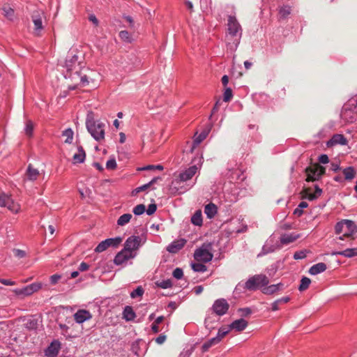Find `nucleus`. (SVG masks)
I'll return each instance as SVG.
<instances>
[{
  "mask_svg": "<svg viewBox=\"0 0 357 357\" xmlns=\"http://www.w3.org/2000/svg\"><path fill=\"white\" fill-rule=\"evenodd\" d=\"M227 30L228 33L226 36L227 46L231 52H234L240 43L242 36L241 26L234 16H229Z\"/></svg>",
  "mask_w": 357,
  "mask_h": 357,
  "instance_id": "f257e3e1",
  "label": "nucleus"
},
{
  "mask_svg": "<svg viewBox=\"0 0 357 357\" xmlns=\"http://www.w3.org/2000/svg\"><path fill=\"white\" fill-rule=\"evenodd\" d=\"M269 280L268 277L264 274H257L248 279L245 282H239L236 288V291H255L259 289L264 288L268 285Z\"/></svg>",
  "mask_w": 357,
  "mask_h": 357,
  "instance_id": "f03ea898",
  "label": "nucleus"
},
{
  "mask_svg": "<svg viewBox=\"0 0 357 357\" xmlns=\"http://www.w3.org/2000/svg\"><path fill=\"white\" fill-rule=\"evenodd\" d=\"M64 77L70 79L73 84V86H68L70 90H75L78 86H86L91 81L95 80L91 75L83 74L81 70H77V68H66Z\"/></svg>",
  "mask_w": 357,
  "mask_h": 357,
  "instance_id": "7ed1b4c3",
  "label": "nucleus"
},
{
  "mask_svg": "<svg viewBox=\"0 0 357 357\" xmlns=\"http://www.w3.org/2000/svg\"><path fill=\"white\" fill-rule=\"evenodd\" d=\"M86 126L87 130L95 140L100 142L104 139L105 127L104 123L96 121L91 116L88 115Z\"/></svg>",
  "mask_w": 357,
  "mask_h": 357,
  "instance_id": "20e7f679",
  "label": "nucleus"
},
{
  "mask_svg": "<svg viewBox=\"0 0 357 357\" xmlns=\"http://www.w3.org/2000/svg\"><path fill=\"white\" fill-rule=\"evenodd\" d=\"M356 231V225L350 220H342L337 222L335 226V232L336 234L344 232L343 235L339 237L340 240H344L346 237H350Z\"/></svg>",
  "mask_w": 357,
  "mask_h": 357,
  "instance_id": "39448f33",
  "label": "nucleus"
},
{
  "mask_svg": "<svg viewBox=\"0 0 357 357\" xmlns=\"http://www.w3.org/2000/svg\"><path fill=\"white\" fill-rule=\"evenodd\" d=\"M46 19L45 13L41 10H36L31 15V20L34 25V34L40 36L41 31L44 29L43 22Z\"/></svg>",
  "mask_w": 357,
  "mask_h": 357,
  "instance_id": "423d86ee",
  "label": "nucleus"
},
{
  "mask_svg": "<svg viewBox=\"0 0 357 357\" xmlns=\"http://www.w3.org/2000/svg\"><path fill=\"white\" fill-rule=\"evenodd\" d=\"M325 172V167L318 164L312 167H308L305 169V173L307 175L306 181L310 182L319 181Z\"/></svg>",
  "mask_w": 357,
  "mask_h": 357,
  "instance_id": "0eeeda50",
  "label": "nucleus"
},
{
  "mask_svg": "<svg viewBox=\"0 0 357 357\" xmlns=\"http://www.w3.org/2000/svg\"><path fill=\"white\" fill-rule=\"evenodd\" d=\"M123 238L116 236L115 238H107L101 241L95 248V252L98 253L105 251L109 248H116L121 243Z\"/></svg>",
  "mask_w": 357,
  "mask_h": 357,
  "instance_id": "6e6552de",
  "label": "nucleus"
},
{
  "mask_svg": "<svg viewBox=\"0 0 357 357\" xmlns=\"http://www.w3.org/2000/svg\"><path fill=\"white\" fill-rule=\"evenodd\" d=\"M213 257V254L207 248L204 247V245L196 249L194 252V258L197 261L208 263L212 260Z\"/></svg>",
  "mask_w": 357,
  "mask_h": 357,
  "instance_id": "1a4fd4ad",
  "label": "nucleus"
},
{
  "mask_svg": "<svg viewBox=\"0 0 357 357\" xmlns=\"http://www.w3.org/2000/svg\"><path fill=\"white\" fill-rule=\"evenodd\" d=\"M142 238L139 236H131L128 237L124 243V250L129 252L134 253V251L141 246Z\"/></svg>",
  "mask_w": 357,
  "mask_h": 357,
  "instance_id": "9d476101",
  "label": "nucleus"
},
{
  "mask_svg": "<svg viewBox=\"0 0 357 357\" xmlns=\"http://www.w3.org/2000/svg\"><path fill=\"white\" fill-rule=\"evenodd\" d=\"M229 307V305L225 299L219 298L214 302L212 310L217 315L222 316L227 312Z\"/></svg>",
  "mask_w": 357,
  "mask_h": 357,
  "instance_id": "9b49d317",
  "label": "nucleus"
},
{
  "mask_svg": "<svg viewBox=\"0 0 357 357\" xmlns=\"http://www.w3.org/2000/svg\"><path fill=\"white\" fill-rule=\"evenodd\" d=\"M136 254L132 252H129L123 249L119 252L116 254L114 259V263L116 265H121L128 261L130 259H132L135 257Z\"/></svg>",
  "mask_w": 357,
  "mask_h": 357,
  "instance_id": "f8f14e48",
  "label": "nucleus"
},
{
  "mask_svg": "<svg viewBox=\"0 0 357 357\" xmlns=\"http://www.w3.org/2000/svg\"><path fill=\"white\" fill-rule=\"evenodd\" d=\"M61 349V343L59 340H53L45 350V355L47 357H56Z\"/></svg>",
  "mask_w": 357,
  "mask_h": 357,
  "instance_id": "ddd939ff",
  "label": "nucleus"
},
{
  "mask_svg": "<svg viewBox=\"0 0 357 357\" xmlns=\"http://www.w3.org/2000/svg\"><path fill=\"white\" fill-rule=\"evenodd\" d=\"M79 58L80 56L75 52V50H70L66 59L65 67L79 66L82 63V61L79 60Z\"/></svg>",
  "mask_w": 357,
  "mask_h": 357,
  "instance_id": "4468645a",
  "label": "nucleus"
},
{
  "mask_svg": "<svg viewBox=\"0 0 357 357\" xmlns=\"http://www.w3.org/2000/svg\"><path fill=\"white\" fill-rule=\"evenodd\" d=\"M75 321L77 324H82L92 318L89 311L86 310H79L73 315Z\"/></svg>",
  "mask_w": 357,
  "mask_h": 357,
  "instance_id": "2eb2a0df",
  "label": "nucleus"
},
{
  "mask_svg": "<svg viewBox=\"0 0 357 357\" xmlns=\"http://www.w3.org/2000/svg\"><path fill=\"white\" fill-rule=\"evenodd\" d=\"M186 240L184 238H180L172 242L167 248V250L169 253H177L181 250L185 245Z\"/></svg>",
  "mask_w": 357,
  "mask_h": 357,
  "instance_id": "dca6fc26",
  "label": "nucleus"
},
{
  "mask_svg": "<svg viewBox=\"0 0 357 357\" xmlns=\"http://www.w3.org/2000/svg\"><path fill=\"white\" fill-rule=\"evenodd\" d=\"M347 142V138L343 135L335 134L327 142V146L331 147L337 144L346 145Z\"/></svg>",
  "mask_w": 357,
  "mask_h": 357,
  "instance_id": "f3484780",
  "label": "nucleus"
},
{
  "mask_svg": "<svg viewBox=\"0 0 357 357\" xmlns=\"http://www.w3.org/2000/svg\"><path fill=\"white\" fill-rule=\"evenodd\" d=\"M197 171V166L192 165L185 169L184 172L180 173L178 178L181 181H187L192 178V177L196 174Z\"/></svg>",
  "mask_w": 357,
  "mask_h": 357,
  "instance_id": "a211bd4d",
  "label": "nucleus"
},
{
  "mask_svg": "<svg viewBox=\"0 0 357 357\" xmlns=\"http://www.w3.org/2000/svg\"><path fill=\"white\" fill-rule=\"evenodd\" d=\"M208 132L209 130H204L199 135H197V133L195 135L194 140L191 144L190 152H193L196 146H197L201 142H202L206 138Z\"/></svg>",
  "mask_w": 357,
  "mask_h": 357,
  "instance_id": "6ab92c4d",
  "label": "nucleus"
},
{
  "mask_svg": "<svg viewBox=\"0 0 357 357\" xmlns=\"http://www.w3.org/2000/svg\"><path fill=\"white\" fill-rule=\"evenodd\" d=\"M340 116L346 123H352L356 120L353 110L346 107H343L342 109Z\"/></svg>",
  "mask_w": 357,
  "mask_h": 357,
  "instance_id": "aec40b11",
  "label": "nucleus"
},
{
  "mask_svg": "<svg viewBox=\"0 0 357 357\" xmlns=\"http://www.w3.org/2000/svg\"><path fill=\"white\" fill-rule=\"evenodd\" d=\"M300 234L296 233L284 234L280 236V243L283 245H287L294 242L296 240L300 238Z\"/></svg>",
  "mask_w": 357,
  "mask_h": 357,
  "instance_id": "412c9836",
  "label": "nucleus"
},
{
  "mask_svg": "<svg viewBox=\"0 0 357 357\" xmlns=\"http://www.w3.org/2000/svg\"><path fill=\"white\" fill-rule=\"evenodd\" d=\"M248 321L243 319H239L234 321L230 325L229 328L234 329L236 331H242L248 326Z\"/></svg>",
  "mask_w": 357,
  "mask_h": 357,
  "instance_id": "4be33fe9",
  "label": "nucleus"
},
{
  "mask_svg": "<svg viewBox=\"0 0 357 357\" xmlns=\"http://www.w3.org/2000/svg\"><path fill=\"white\" fill-rule=\"evenodd\" d=\"M332 255H341L344 257L351 258L357 256V248H347L342 251L333 252Z\"/></svg>",
  "mask_w": 357,
  "mask_h": 357,
  "instance_id": "5701e85b",
  "label": "nucleus"
},
{
  "mask_svg": "<svg viewBox=\"0 0 357 357\" xmlns=\"http://www.w3.org/2000/svg\"><path fill=\"white\" fill-rule=\"evenodd\" d=\"M327 268L326 264L323 262L317 263L312 266L309 270V273L313 275L323 273Z\"/></svg>",
  "mask_w": 357,
  "mask_h": 357,
  "instance_id": "b1692460",
  "label": "nucleus"
},
{
  "mask_svg": "<svg viewBox=\"0 0 357 357\" xmlns=\"http://www.w3.org/2000/svg\"><path fill=\"white\" fill-rule=\"evenodd\" d=\"M74 163H82L86 158V153L82 146H77V153L73 155Z\"/></svg>",
  "mask_w": 357,
  "mask_h": 357,
  "instance_id": "393cba45",
  "label": "nucleus"
},
{
  "mask_svg": "<svg viewBox=\"0 0 357 357\" xmlns=\"http://www.w3.org/2000/svg\"><path fill=\"white\" fill-rule=\"evenodd\" d=\"M218 212V208L215 204L209 203L204 207V213L208 218H213Z\"/></svg>",
  "mask_w": 357,
  "mask_h": 357,
  "instance_id": "a878e982",
  "label": "nucleus"
},
{
  "mask_svg": "<svg viewBox=\"0 0 357 357\" xmlns=\"http://www.w3.org/2000/svg\"><path fill=\"white\" fill-rule=\"evenodd\" d=\"M282 286L283 284L282 283H278L277 284H271L269 286L266 285L264 287V288L262 289V292L264 294L271 295L278 291L280 289V287Z\"/></svg>",
  "mask_w": 357,
  "mask_h": 357,
  "instance_id": "bb28decb",
  "label": "nucleus"
},
{
  "mask_svg": "<svg viewBox=\"0 0 357 357\" xmlns=\"http://www.w3.org/2000/svg\"><path fill=\"white\" fill-rule=\"evenodd\" d=\"M136 317L135 312L130 306H126L123 312V318L126 321H132Z\"/></svg>",
  "mask_w": 357,
  "mask_h": 357,
  "instance_id": "cd10ccee",
  "label": "nucleus"
},
{
  "mask_svg": "<svg viewBox=\"0 0 357 357\" xmlns=\"http://www.w3.org/2000/svg\"><path fill=\"white\" fill-rule=\"evenodd\" d=\"M220 342L219 337H214L205 342L202 347V351H207L212 346L218 344Z\"/></svg>",
  "mask_w": 357,
  "mask_h": 357,
  "instance_id": "c85d7f7f",
  "label": "nucleus"
},
{
  "mask_svg": "<svg viewBox=\"0 0 357 357\" xmlns=\"http://www.w3.org/2000/svg\"><path fill=\"white\" fill-rule=\"evenodd\" d=\"M39 175V172L37 169H34L31 165L28 166L26 170V176L29 180L35 181Z\"/></svg>",
  "mask_w": 357,
  "mask_h": 357,
  "instance_id": "c756f323",
  "label": "nucleus"
},
{
  "mask_svg": "<svg viewBox=\"0 0 357 357\" xmlns=\"http://www.w3.org/2000/svg\"><path fill=\"white\" fill-rule=\"evenodd\" d=\"M5 207H7L10 211L15 213H17L20 211V205L18 203L15 202L11 197H10Z\"/></svg>",
  "mask_w": 357,
  "mask_h": 357,
  "instance_id": "7c9ffc66",
  "label": "nucleus"
},
{
  "mask_svg": "<svg viewBox=\"0 0 357 357\" xmlns=\"http://www.w3.org/2000/svg\"><path fill=\"white\" fill-rule=\"evenodd\" d=\"M191 222L196 226H201L202 225V214L200 210L195 211L191 218Z\"/></svg>",
  "mask_w": 357,
  "mask_h": 357,
  "instance_id": "2f4dec72",
  "label": "nucleus"
},
{
  "mask_svg": "<svg viewBox=\"0 0 357 357\" xmlns=\"http://www.w3.org/2000/svg\"><path fill=\"white\" fill-rule=\"evenodd\" d=\"M342 172L346 180H352L356 176V172L353 167L344 169Z\"/></svg>",
  "mask_w": 357,
  "mask_h": 357,
  "instance_id": "473e14b6",
  "label": "nucleus"
},
{
  "mask_svg": "<svg viewBox=\"0 0 357 357\" xmlns=\"http://www.w3.org/2000/svg\"><path fill=\"white\" fill-rule=\"evenodd\" d=\"M132 217V215L130 213H125L121 215L117 220V225L119 226H124L130 222Z\"/></svg>",
  "mask_w": 357,
  "mask_h": 357,
  "instance_id": "72a5a7b5",
  "label": "nucleus"
},
{
  "mask_svg": "<svg viewBox=\"0 0 357 357\" xmlns=\"http://www.w3.org/2000/svg\"><path fill=\"white\" fill-rule=\"evenodd\" d=\"M16 296H28L31 295L29 286H26L22 289H15L13 290Z\"/></svg>",
  "mask_w": 357,
  "mask_h": 357,
  "instance_id": "f704fd0d",
  "label": "nucleus"
},
{
  "mask_svg": "<svg viewBox=\"0 0 357 357\" xmlns=\"http://www.w3.org/2000/svg\"><path fill=\"white\" fill-rule=\"evenodd\" d=\"M74 132L71 128H67L62 132V136L66 137L65 143L71 144L73 139Z\"/></svg>",
  "mask_w": 357,
  "mask_h": 357,
  "instance_id": "c9c22d12",
  "label": "nucleus"
},
{
  "mask_svg": "<svg viewBox=\"0 0 357 357\" xmlns=\"http://www.w3.org/2000/svg\"><path fill=\"white\" fill-rule=\"evenodd\" d=\"M119 36L121 40L125 43H131L133 40L131 35L127 31H121Z\"/></svg>",
  "mask_w": 357,
  "mask_h": 357,
  "instance_id": "e433bc0d",
  "label": "nucleus"
},
{
  "mask_svg": "<svg viewBox=\"0 0 357 357\" xmlns=\"http://www.w3.org/2000/svg\"><path fill=\"white\" fill-rule=\"evenodd\" d=\"M310 283H311V280L310 278H308L307 277H303L301 280V284L298 287V290L300 291H303L306 290L307 289H308Z\"/></svg>",
  "mask_w": 357,
  "mask_h": 357,
  "instance_id": "4c0bfd02",
  "label": "nucleus"
},
{
  "mask_svg": "<svg viewBox=\"0 0 357 357\" xmlns=\"http://www.w3.org/2000/svg\"><path fill=\"white\" fill-rule=\"evenodd\" d=\"M158 179V178H153L150 182H149L148 183H146L140 187H138L133 192H132V195H135V193H138L139 192H142V191H144L146 189H148L151 185H153V183H155L157 180Z\"/></svg>",
  "mask_w": 357,
  "mask_h": 357,
  "instance_id": "58836bf2",
  "label": "nucleus"
},
{
  "mask_svg": "<svg viewBox=\"0 0 357 357\" xmlns=\"http://www.w3.org/2000/svg\"><path fill=\"white\" fill-rule=\"evenodd\" d=\"M33 128V123L31 120H27L25 124L24 132L28 137H32Z\"/></svg>",
  "mask_w": 357,
  "mask_h": 357,
  "instance_id": "ea45409f",
  "label": "nucleus"
},
{
  "mask_svg": "<svg viewBox=\"0 0 357 357\" xmlns=\"http://www.w3.org/2000/svg\"><path fill=\"white\" fill-rule=\"evenodd\" d=\"M307 206L308 204L306 202H301L298 204V207L294 209V214L298 217H301L303 213V209L307 208Z\"/></svg>",
  "mask_w": 357,
  "mask_h": 357,
  "instance_id": "a19ab883",
  "label": "nucleus"
},
{
  "mask_svg": "<svg viewBox=\"0 0 357 357\" xmlns=\"http://www.w3.org/2000/svg\"><path fill=\"white\" fill-rule=\"evenodd\" d=\"M276 250V247L273 245H269L268 243H266L262 248L261 252L258 255V256H261L266 255L270 252H273Z\"/></svg>",
  "mask_w": 357,
  "mask_h": 357,
  "instance_id": "79ce46f5",
  "label": "nucleus"
},
{
  "mask_svg": "<svg viewBox=\"0 0 357 357\" xmlns=\"http://www.w3.org/2000/svg\"><path fill=\"white\" fill-rule=\"evenodd\" d=\"M291 9L289 6H283L279 9L280 17L287 18L291 13Z\"/></svg>",
  "mask_w": 357,
  "mask_h": 357,
  "instance_id": "37998d69",
  "label": "nucleus"
},
{
  "mask_svg": "<svg viewBox=\"0 0 357 357\" xmlns=\"http://www.w3.org/2000/svg\"><path fill=\"white\" fill-rule=\"evenodd\" d=\"M192 269L195 272L204 273L206 271L207 267L201 263H193L192 264Z\"/></svg>",
  "mask_w": 357,
  "mask_h": 357,
  "instance_id": "c03bdc74",
  "label": "nucleus"
},
{
  "mask_svg": "<svg viewBox=\"0 0 357 357\" xmlns=\"http://www.w3.org/2000/svg\"><path fill=\"white\" fill-rule=\"evenodd\" d=\"M144 293V289L141 286H139L130 293V297L132 298H135L137 297H141L143 296Z\"/></svg>",
  "mask_w": 357,
  "mask_h": 357,
  "instance_id": "a18cd8bd",
  "label": "nucleus"
},
{
  "mask_svg": "<svg viewBox=\"0 0 357 357\" xmlns=\"http://www.w3.org/2000/svg\"><path fill=\"white\" fill-rule=\"evenodd\" d=\"M156 285L162 289H168L172 287V282L170 280H164L157 282Z\"/></svg>",
  "mask_w": 357,
  "mask_h": 357,
  "instance_id": "49530a36",
  "label": "nucleus"
},
{
  "mask_svg": "<svg viewBox=\"0 0 357 357\" xmlns=\"http://www.w3.org/2000/svg\"><path fill=\"white\" fill-rule=\"evenodd\" d=\"M146 211V207L144 204H138L133 208V213L136 215H142Z\"/></svg>",
  "mask_w": 357,
  "mask_h": 357,
  "instance_id": "de8ad7c7",
  "label": "nucleus"
},
{
  "mask_svg": "<svg viewBox=\"0 0 357 357\" xmlns=\"http://www.w3.org/2000/svg\"><path fill=\"white\" fill-rule=\"evenodd\" d=\"M230 330H231V328H226L222 327L218 330L216 337H219L220 340L221 341L222 339L229 333Z\"/></svg>",
  "mask_w": 357,
  "mask_h": 357,
  "instance_id": "09e8293b",
  "label": "nucleus"
},
{
  "mask_svg": "<svg viewBox=\"0 0 357 357\" xmlns=\"http://www.w3.org/2000/svg\"><path fill=\"white\" fill-rule=\"evenodd\" d=\"M233 97L232 90L230 88H227L223 94V100L225 102H229Z\"/></svg>",
  "mask_w": 357,
  "mask_h": 357,
  "instance_id": "8fccbe9b",
  "label": "nucleus"
},
{
  "mask_svg": "<svg viewBox=\"0 0 357 357\" xmlns=\"http://www.w3.org/2000/svg\"><path fill=\"white\" fill-rule=\"evenodd\" d=\"M117 167V164L116 162V160L114 158H111L109 160H107L106 162V168L107 169H115Z\"/></svg>",
  "mask_w": 357,
  "mask_h": 357,
  "instance_id": "3c124183",
  "label": "nucleus"
},
{
  "mask_svg": "<svg viewBox=\"0 0 357 357\" xmlns=\"http://www.w3.org/2000/svg\"><path fill=\"white\" fill-rule=\"evenodd\" d=\"M28 286H29L30 291H31V293L32 294L34 292H36L37 291H38L39 289H41L42 284L39 283V282H35V283H32V284H29Z\"/></svg>",
  "mask_w": 357,
  "mask_h": 357,
  "instance_id": "603ef678",
  "label": "nucleus"
},
{
  "mask_svg": "<svg viewBox=\"0 0 357 357\" xmlns=\"http://www.w3.org/2000/svg\"><path fill=\"white\" fill-rule=\"evenodd\" d=\"M172 275H173L174 278H175L176 279L180 280L183 276V271L182 268H176L174 270Z\"/></svg>",
  "mask_w": 357,
  "mask_h": 357,
  "instance_id": "864d4df0",
  "label": "nucleus"
},
{
  "mask_svg": "<svg viewBox=\"0 0 357 357\" xmlns=\"http://www.w3.org/2000/svg\"><path fill=\"white\" fill-rule=\"evenodd\" d=\"M10 196L0 193V206H6Z\"/></svg>",
  "mask_w": 357,
  "mask_h": 357,
  "instance_id": "5fc2aeb1",
  "label": "nucleus"
},
{
  "mask_svg": "<svg viewBox=\"0 0 357 357\" xmlns=\"http://www.w3.org/2000/svg\"><path fill=\"white\" fill-rule=\"evenodd\" d=\"M306 257V252L304 250L297 251L294 254V259H303Z\"/></svg>",
  "mask_w": 357,
  "mask_h": 357,
  "instance_id": "6e6d98bb",
  "label": "nucleus"
},
{
  "mask_svg": "<svg viewBox=\"0 0 357 357\" xmlns=\"http://www.w3.org/2000/svg\"><path fill=\"white\" fill-rule=\"evenodd\" d=\"M305 192V197L307 198L309 200H314L317 199V195H315L314 194H312L310 192V188H306L304 190Z\"/></svg>",
  "mask_w": 357,
  "mask_h": 357,
  "instance_id": "4d7b16f0",
  "label": "nucleus"
},
{
  "mask_svg": "<svg viewBox=\"0 0 357 357\" xmlns=\"http://www.w3.org/2000/svg\"><path fill=\"white\" fill-rule=\"evenodd\" d=\"M157 210V206L155 204H151L149 205L146 211L147 215H151L153 214Z\"/></svg>",
  "mask_w": 357,
  "mask_h": 357,
  "instance_id": "13d9d810",
  "label": "nucleus"
},
{
  "mask_svg": "<svg viewBox=\"0 0 357 357\" xmlns=\"http://www.w3.org/2000/svg\"><path fill=\"white\" fill-rule=\"evenodd\" d=\"M13 253L14 255L19 259L23 258L26 256V252L24 250L20 249H14Z\"/></svg>",
  "mask_w": 357,
  "mask_h": 357,
  "instance_id": "bf43d9fd",
  "label": "nucleus"
},
{
  "mask_svg": "<svg viewBox=\"0 0 357 357\" xmlns=\"http://www.w3.org/2000/svg\"><path fill=\"white\" fill-rule=\"evenodd\" d=\"M238 312L241 313L243 317H247L252 313V310L249 307L240 308Z\"/></svg>",
  "mask_w": 357,
  "mask_h": 357,
  "instance_id": "052dcab7",
  "label": "nucleus"
},
{
  "mask_svg": "<svg viewBox=\"0 0 357 357\" xmlns=\"http://www.w3.org/2000/svg\"><path fill=\"white\" fill-rule=\"evenodd\" d=\"M318 160L320 163L327 164L329 162V158L326 154H321L319 156Z\"/></svg>",
  "mask_w": 357,
  "mask_h": 357,
  "instance_id": "680f3d73",
  "label": "nucleus"
},
{
  "mask_svg": "<svg viewBox=\"0 0 357 357\" xmlns=\"http://www.w3.org/2000/svg\"><path fill=\"white\" fill-rule=\"evenodd\" d=\"M0 283L7 286H13L16 284V282L13 280L3 278H0Z\"/></svg>",
  "mask_w": 357,
  "mask_h": 357,
  "instance_id": "e2e57ef3",
  "label": "nucleus"
},
{
  "mask_svg": "<svg viewBox=\"0 0 357 357\" xmlns=\"http://www.w3.org/2000/svg\"><path fill=\"white\" fill-rule=\"evenodd\" d=\"M3 12H4V15L9 19H11V17H13V15L14 14V10L10 8H7V9L4 8Z\"/></svg>",
  "mask_w": 357,
  "mask_h": 357,
  "instance_id": "0e129e2a",
  "label": "nucleus"
},
{
  "mask_svg": "<svg viewBox=\"0 0 357 357\" xmlns=\"http://www.w3.org/2000/svg\"><path fill=\"white\" fill-rule=\"evenodd\" d=\"M61 278L60 275L54 274L50 277V283L55 284L58 282L59 280Z\"/></svg>",
  "mask_w": 357,
  "mask_h": 357,
  "instance_id": "69168bd1",
  "label": "nucleus"
},
{
  "mask_svg": "<svg viewBox=\"0 0 357 357\" xmlns=\"http://www.w3.org/2000/svg\"><path fill=\"white\" fill-rule=\"evenodd\" d=\"M89 20L90 22H91L96 26H97L99 24V21L97 19V17H96L95 15L93 14H91L89 16Z\"/></svg>",
  "mask_w": 357,
  "mask_h": 357,
  "instance_id": "338daca9",
  "label": "nucleus"
},
{
  "mask_svg": "<svg viewBox=\"0 0 357 357\" xmlns=\"http://www.w3.org/2000/svg\"><path fill=\"white\" fill-rule=\"evenodd\" d=\"M89 268V265L86 264V262H82L79 266V271H87Z\"/></svg>",
  "mask_w": 357,
  "mask_h": 357,
  "instance_id": "774afa93",
  "label": "nucleus"
}]
</instances>
